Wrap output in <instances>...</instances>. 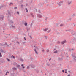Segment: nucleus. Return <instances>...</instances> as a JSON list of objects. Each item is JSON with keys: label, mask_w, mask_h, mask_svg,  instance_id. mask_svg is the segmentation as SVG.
<instances>
[{"label": "nucleus", "mask_w": 76, "mask_h": 76, "mask_svg": "<svg viewBox=\"0 0 76 76\" xmlns=\"http://www.w3.org/2000/svg\"><path fill=\"white\" fill-rule=\"evenodd\" d=\"M29 37H30V38H32V37H31V36H30Z\"/></svg>", "instance_id": "0e129e2a"}, {"label": "nucleus", "mask_w": 76, "mask_h": 76, "mask_svg": "<svg viewBox=\"0 0 76 76\" xmlns=\"http://www.w3.org/2000/svg\"><path fill=\"white\" fill-rule=\"evenodd\" d=\"M36 49H34V51H35V52L36 53V54H38V53L37 51V50H37V49H38V48L36 47Z\"/></svg>", "instance_id": "7ed1b4c3"}, {"label": "nucleus", "mask_w": 76, "mask_h": 76, "mask_svg": "<svg viewBox=\"0 0 76 76\" xmlns=\"http://www.w3.org/2000/svg\"><path fill=\"white\" fill-rule=\"evenodd\" d=\"M71 34L72 35H75V34H76L75 33H75V32L73 30L72 31V32L71 31Z\"/></svg>", "instance_id": "39448f33"}, {"label": "nucleus", "mask_w": 76, "mask_h": 76, "mask_svg": "<svg viewBox=\"0 0 76 76\" xmlns=\"http://www.w3.org/2000/svg\"><path fill=\"white\" fill-rule=\"evenodd\" d=\"M50 60H51V58H50L49 59V61H50Z\"/></svg>", "instance_id": "e2e57ef3"}, {"label": "nucleus", "mask_w": 76, "mask_h": 76, "mask_svg": "<svg viewBox=\"0 0 76 76\" xmlns=\"http://www.w3.org/2000/svg\"><path fill=\"white\" fill-rule=\"evenodd\" d=\"M17 67H18V68H19V67H20V65H18L17 66Z\"/></svg>", "instance_id": "2f4dec72"}, {"label": "nucleus", "mask_w": 76, "mask_h": 76, "mask_svg": "<svg viewBox=\"0 0 76 76\" xmlns=\"http://www.w3.org/2000/svg\"><path fill=\"white\" fill-rule=\"evenodd\" d=\"M30 15L33 18H34V15H33V14L31 12L30 13Z\"/></svg>", "instance_id": "9b49d317"}, {"label": "nucleus", "mask_w": 76, "mask_h": 76, "mask_svg": "<svg viewBox=\"0 0 76 76\" xmlns=\"http://www.w3.org/2000/svg\"><path fill=\"white\" fill-rule=\"evenodd\" d=\"M24 39L25 41H26V38L25 37H24Z\"/></svg>", "instance_id": "6e6d98bb"}, {"label": "nucleus", "mask_w": 76, "mask_h": 76, "mask_svg": "<svg viewBox=\"0 0 76 76\" xmlns=\"http://www.w3.org/2000/svg\"><path fill=\"white\" fill-rule=\"evenodd\" d=\"M24 25L26 26H27V23L25 22V23H24Z\"/></svg>", "instance_id": "aec40b11"}, {"label": "nucleus", "mask_w": 76, "mask_h": 76, "mask_svg": "<svg viewBox=\"0 0 76 76\" xmlns=\"http://www.w3.org/2000/svg\"><path fill=\"white\" fill-rule=\"evenodd\" d=\"M0 57H2V55H1V53L0 52Z\"/></svg>", "instance_id": "393cba45"}, {"label": "nucleus", "mask_w": 76, "mask_h": 76, "mask_svg": "<svg viewBox=\"0 0 76 76\" xmlns=\"http://www.w3.org/2000/svg\"><path fill=\"white\" fill-rule=\"evenodd\" d=\"M59 61H61V60H63V58H59Z\"/></svg>", "instance_id": "2eb2a0df"}, {"label": "nucleus", "mask_w": 76, "mask_h": 76, "mask_svg": "<svg viewBox=\"0 0 76 76\" xmlns=\"http://www.w3.org/2000/svg\"><path fill=\"white\" fill-rule=\"evenodd\" d=\"M48 29V28H44L43 30L45 32L46 31H47Z\"/></svg>", "instance_id": "0eeeda50"}, {"label": "nucleus", "mask_w": 76, "mask_h": 76, "mask_svg": "<svg viewBox=\"0 0 76 76\" xmlns=\"http://www.w3.org/2000/svg\"><path fill=\"white\" fill-rule=\"evenodd\" d=\"M25 43H26V42H23V44L24 45H25Z\"/></svg>", "instance_id": "473e14b6"}, {"label": "nucleus", "mask_w": 76, "mask_h": 76, "mask_svg": "<svg viewBox=\"0 0 76 76\" xmlns=\"http://www.w3.org/2000/svg\"><path fill=\"white\" fill-rule=\"evenodd\" d=\"M26 12H28V10H26Z\"/></svg>", "instance_id": "680f3d73"}, {"label": "nucleus", "mask_w": 76, "mask_h": 76, "mask_svg": "<svg viewBox=\"0 0 76 76\" xmlns=\"http://www.w3.org/2000/svg\"><path fill=\"white\" fill-rule=\"evenodd\" d=\"M75 16V14H73L72 15V16H73V17H74V16Z\"/></svg>", "instance_id": "de8ad7c7"}, {"label": "nucleus", "mask_w": 76, "mask_h": 76, "mask_svg": "<svg viewBox=\"0 0 76 76\" xmlns=\"http://www.w3.org/2000/svg\"><path fill=\"white\" fill-rule=\"evenodd\" d=\"M70 76V74H68L67 75V76Z\"/></svg>", "instance_id": "774afa93"}, {"label": "nucleus", "mask_w": 76, "mask_h": 76, "mask_svg": "<svg viewBox=\"0 0 76 76\" xmlns=\"http://www.w3.org/2000/svg\"><path fill=\"white\" fill-rule=\"evenodd\" d=\"M65 73H67V71H65Z\"/></svg>", "instance_id": "bf43d9fd"}, {"label": "nucleus", "mask_w": 76, "mask_h": 76, "mask_svg": "<svg viewBox=\"0 0 76 76\" xmlns=\"http://www.w3.org/2000/svg\"><path fill=\"white\" fill-rule=\"evenodd\" d=\"M74 61H76V59L74 58Z\"/></svg>", "instance_id": "37998d69"}, {"label": "nucleus", "mask_w": 76, "mask_h": 76, "mask_svg": "<svg viewBox=\"0 0 76 76\" xmlns=\"http://www.w3.org/2000/svg\"><path fill=\"white\" fill-rule=\"evenodd\" d=\"M7 46L6 47H9V45H7Z\"/></svg>", "instance_id": "052dcab7"}, {"label": "nucleus", "mask_w": 76, "mask_h": 76, "mask_svg": "<svg viewBox=\"0 0 76 76\" xmlns=\"http://www.w3.org/2000/svg\"><path fill=\"white\" fill-rule=\"evenodd\" d=\"M36 72H37V73H39V70H36Z\"/></svg>", "instance_id": "ea45409f"}, {"label": "nucleus", "mask_w": 76, "mask_h": 76, "mask_svg": "<svg viewBox=\"0 0 76 76\" xmlns=\"http://www.w3.org/2000/svg\"><path fill=\"white\" fill-rule=\"evenodd\" d=\"M3 19H4V16L2 15H0V20L2 21L3 20Z\"/></svg>", "instance_id": "f257e3e1"}, {"label": "nucleus", "mask_w": 76, "mask_h": 76, "mask_svg": "<svg viewBox=\"0 0 76 76\" xmlns=\"http://www.w3.org/2000/svg\"><path fill=\"white\" fill-rule=\"evenodd\" d=\"M11 75H12V76H15V75H14V73H11Z\"/></svg>", "instance_id": "72a5a7b5"}, {"label": "nucleus", "mask_w": 76, "mask_h": 76, "mask_svg": "<svg viewBox=\"0 0 76 76\" xmlns=\"http://www.w3.org/2000/svg\"><path fill=\"white\" fill-rule=\"evenodd\" d=\"M7 73H9V71H7Z\"/></svg>", "instance_id": "69168bd1"}, {"label": "nucleus", "mask_w": 76, "mask_h": 76, "mask_svg": "<svg viewBox=\"0 0 76 76\" xmlns=\"http://www.w3.org/2000/svg\"><path fill=\"white\" fill-rule=\"evenodd\" d=\"M57 4H58L59 6H61V4H60L59 3H57Z\"/></svg>", "instance_id": "f704fd0d"}, {"label": "nucleus", "mask_w": 76, "mask_h": 76, "mask_svg": "<svg viewBox=\"0 0 76 76\" xmlns=\"http://www.w3.org/2000/svg\"><path fill=\"white\" fill-rule=\"evenodd\" d=\"M49 50H48H48H47V52H48H48H49Z\"/></svg>", "instance_id": "8fccbe9b"}, {"label": "nucleus", "mask_w": 76, "mask_h": 76, "mask_svg": "<svg viewBox=\"0 0 76 76\" xmlns=\"http://www.w3.org/2000/svg\"><path fill=\"white\" fill-rule=\"evenodd\" d=\"M63 26V24H61L60 25V26L61 27V26Z\"/></svg>", "instance_id": "58836bf2"}, {"label": "nucleus", "mask_w": 76, "mask_h": 76, "mask_svg": "<svg viewBox=\"0 0 76 76\" xmlns=\"http://www.w3.org/2000/svg\"><path fill=\"white\" fill-rule=\"evenodd\" d=\"M17 9V7H14V9Z\"/></svg>", "instance_id": "603ef678"}, {"label": "nucleus", "mask_w": 76, "mask_h": 76, "mask_svg": "<svg viewBox=\"0 0 76 76\" xmlns=\"http://www.w3.org/2000/svg\"><path fill=\"white\" fill-rule=\"evenodd\" d=\"M8 21H10V23H13V22L12 20H10L9 19L8 20Z\"/></svg>", "instance_id": "6e6552de"}, {"label": "nucleus", "mask_w": 76, "mask_h": 76, "mask_svg": "<svg viewBox=\"0 0 76 76\" xmlns=\"http://www.w3.org/2000/svg\"><path fill=\"white\" fill-rule=\"evenodd\" d=\"M1 52L2 53H4V51H3V50H2V49H1Z\"/></svg>", "instance_id": "a211bd4d"}, {"label": "nucleus", "mask_w": 76, "mask_h": 76, "mask_svg": "<svg viewBox=\"0 0 76 76\" xmlns=\"http://www.w3.org/2000/svg\"><path fill=\"white\" fill-rule=\"evenodd\" d=\"M47 66H50V64H47Z\"/></svg>", "instance_id": "13d9d810"}, {"label": "nucleus", "mask_w": 76, "mask_h": 76, "mask_svg": "<svg viewBox=\"0 0 76 76\" xmlns=\"http://www.w3.org/2000/svg\"><path fill=\"white\" fill-rule=\"evenodd\" d=\"M13 3L11 2L10 3V6H11V5H13Z\"/></svg>", "instance_id": "4be33fe9"}, {"label": "nucleus", "mask_w": 76, "mask_h": 76, "mask_svg": "<svg viewBox=\"0 0 76 76\" xmlns=\"http://www.w3.org/2000/svg\"><path fill=\"white\" fill-rule=\"evenodd\" d=\"M37 17H38V18H42V15H41V14H37Z\"/></svg>", "instance_id": "f03ea898"}, {"label": "nucleus", "mask_w": 76, "mask_h": 76, "mask_svg": "<svg viewBox=\"0 0 76 76\" xmlns=\"http://www.w3.org/2000/svg\"><path fill=\"white\" fill-rule=\"evenodd\" d=\"M46 19L45 20H47V19H48V18H47V17H46Z\"/></svg>", "instance_id": "c03bdc74"}, {"label": "nucleus", "mask_w": 76, "mask_h": 76, "mask_svg": "<svg viewBox=\"0 0 76 76\" xmlns=\"http://www.w3.org/2000/svg\"><path fill=\"white\" fill-rule=\"evenodd\" d=\"M66 40H65L64 41H63L61 42V44H64V43H66Z\"/></svg>", "instance_id": "423d86ee"}, {"label": "nucleus", "mask_w": 76, "mask_h": 76, "mask_svg": "<svg viewBox=\"0 0 76 76\" xmlns=\"http://www.w3.org/2000/svg\"><path fill=\"white\" fill-rule=\"evenodd\" d=\"M11 57H12L13 58H15V56H13V55H12L11 56Z\"/></svg>", "instance_id": "5701e85b"}, {"label": "nucleus", "mask_w": 76, "mask_h": 76, "mask_svg": "<svg viewBox=\"0 0 76 76\" xmlns=\"http://www.w3.org/2000/svg\"><path fill=\"white\" fill-rule=\"evenodd\" d=\"M24 65L23 64H22L21 65V66L22 67L23 69H24L25 68V66H24Z\"/></svg>", "instance_id": "f8f14e48"}, {"label": "nucleus", "mask_w": 76, "mask_h": 76, "mask_svg": "<svg viewBox=\"0 0 76 76\" xmlns=\"http://www.w3.org/2000/svg\"><path fill=\"white\" fill-rule=\"evenodd\" d=\"M0 61L1 63H4V62H5L4 59L3 58H1V59Z\"/></svg>", "instance_id": "20e7f679"}, {"label": "nucleus", "mask_w": 76, "mask_h": 76, "mask_svg": "<svg viewBox=\"0 0 76 76\" xmlns=\"http://www.w3.org/2000/svg\"><path fill=\"white\" fill-rule=\"evenodd\" d=\"M31 67H32V68H34L35 67V66L34 65H31Z\"/></svg>", "instance_id": "ddd939ff"}, {"label": "nucleus", "mask_w": 76, "mask_h": 76, "mask_svg": "<svg viewBox=\"0 0 76 76\" xmlns=\"http://www.w3.org/2000/svg\"><path fill=\"white\" fill-rule=\"evenodd\" d=\"M25 9H26V10H28V9H27V8H26Z\"/></svg>", "instance_id": "338daca9"}, {"label": "nucleus", "mask_w": 76, "mask_h": 76, "mask_svg": "<svg viewBox=\"0 0 76 76\" xmlns=\"http://www.w3.org/2000/svg\"><path fill=\"white\" fill-rule=\"evenodd\" d=\"M57 43H58V44H60V41H58L57 42Z\"/></svg>", "instance_id": "3c124183"}, {"label": "nucleus", "mask_w": 76, "mask_h": 76, "mask_svg": "<svg viewBox=\"0 0 76 76\" xmlns=\"http://www.w3.org/2000/svg\"><path fill=\"white\" fill-rule=\"evenodd\" d=\"M32 23H31L30 24V27H32Z\"/></svg>", "instance_id": "a18cd8bd"}, {"label": "nucleus", "mask_w": 76, "mask_h": 76, "mask_svg": "<svg viewBox=\"0 0 76 76\" xmlns=\"http://www.w3.org/2000/svg\"><path fill=\"white\" fill-rule=\"evenodd\" d=\"M7 61H10V59H9L7 58Z\"/></svg>", "instance_id": "c9c22d12"}, {"label": "nucleus", "mask_w": 76, "mask_h": 76, "mask_svg": "<svg viewBox=\"0 0 76 76\" xmlns=\"http://www.w3.org/2000/svg\"><path fill=\"white\" fill-rule=\"evenodd\" d=\"M12 28H15V26H13V25H11V26L10 27V28H12Z\"/></svg>", "instance_id": "4468645a"}, {"label": "nucleus", "mask_w": 76, "mask_h": 76, "mask_svg": "<svg viewBox=\"0 0 76 76\" xmlns=\"http://www.w3.org/2000/svg\"><path fill=\"white\" fill-rule=\"evenodd\" d=\"M57 52H58L57 50H56V51H55L53 53H57Z\"/></svg>", "instance_id": "7c9ffc66"}, {"label": "nucleus", "mask_w": 76, "mask_h": 76, "mask_svg": "<svg viewBox=\"0 0 76 76\" xmlns=\"http://www.w3.org/2000/svg\"><path fill=\"white\" fill-rule=\"evenodd\" d=\"M22 70H23V71L24 72H25V69H22Z\"/></svg>", "instance_id": "a19ab883"}, {"label": "nucleus", "mask_w": 76, "mask_h": 76, "mask_svg": "<svg viewBox=\"0 0 76 76\" xmlns=\"http://www.w3.org/2000/svg\"><path fill=\"white\" fill-rule=\"evenodd\" d=\"M72 20V18H70L68 20V21H70Z\"/></svg>", "instance_id": "a878e982"}, {"label": "nucleus", "mask_w": 76, "mask_h": 76, "mask_svg": "<svg viewBox=\"0 0 76 76\" xmlns=\"http://www.w3.org/2000/svg\"><path fill=\"white\" fill-rule=\"evenodd\" d=\"M72 57H73L74 59V58H76V56H73V55H72Z\"/></svg>", "instance_id": "cd10ccee"}, {"label": "nucleus", "mask_w": 76, "mask_h": 76, "mask_svg": "<svg viewBox=\"0 0 76 76\" xmlns=\"http://www.w3.org/2000/svg\"><path fill=\"white\" fill-rule=\"evenodd\" d=\"M17 13L18 15H19V12L18 11H17Z\"/></svg>", "instance_id": "79ce46f5"}, {"label": "nucleus", "mask_w": 76, "mask_h": 76, "mask_svg": "<svg viewBox=\"0 0 76 76\" xmlns=\"http://www.w3.org/2000/svg\"><path fill=\"white\" fill-rule=\"evenodd\" d=\"M73 41L74 42H75V41H76V38H74L73 39Z\"/></svg>", "instance_id": "6ab92c4d"}, {"label": "nucleus", "mask_w": 76, "mask_h": 76, "mask_svg": "<svg viewBox=\"0 0 76 76\" xmlns=\"http://www.w3.org/2000/svg\"><path fill=\"white\" fill-rule=\"evenodd\" d=\"M50 32H51V30H49L48 31V33Z\"/></svg>", "instance_id": "e433bc0d"}, {"label": "nucleus", "mask_w": 76, "mask_h": 76, "mask_svg": "<svg viewBox=\"0 0 76 76\" xmlns=\"http://www.w3.org/2000/svg\"><path fill=\"white\" fill-rule=\"evenodd\" d=\"M29 66H28L27 67V69H29Z\"/></svg>", "instance_id": "49530a36"}, {"label": "nucleus", "mask_w": 76, "mask_h": 76, "mask_svg": "<svg viewBox=\"0 0 76 76\" xmlns=\"http://www.w3.org/2000/svg\"><path fill=\"white\" fill-rule=\"evenodd\" d=\"M7 43L6 42L5 44H2V46H4V45L5 46L6 45H7Z\"/></svg>", "instance_id": "dca6fc26"}, {"label": "nucleus", "mask_w": 76, "mask_h": 76, "mask_svg": "<svg viewBox=\"0 0 76 76\" xmlns=\"http://www.w3.org/2000/svg\"><path fill=\"white\" fill-rule=\"evenodd\" d=\"M16 43H18V44H19V42L18 41L16 42Z\"/></svg>", "instance_id": "5fc2aeb1"}, {"label": "nucleus", "mask_w": 76, "mask_h": 76, "mask_svg": "<svg viewBox=\"0 0 76 76\" xmlns=\"http://www.w3.org/2000/svg\"><path fill=\"white\" fill-rule=\"evenodd\" d=\"M0 46H1H1H3V44L2 43H0Z\"/></svg>", "instance_id": "c756f323"}, {"label": "nucleus", "mask_w": 76, "mask_h": 76, "mask_svg": "<svg viewBox=\"0 0 76 76\" xmlns=\"http://www.w3.org/2000/svg\"><path fill=\"white\" fill-rule=\"evenodd\" d=\"M45 38V39H47V36H44Z\"/></svg>", "instance_id": "09e8293b"}, {"label": "nucleus", "mask_w": 76, "mask_h": 76, "mask_svg": "<svg viewBox=\"0 0 76 76\" xmlns=\"http://www.w3.org/2000/svg\"><path fill=\"white\" fill-rule=\"evenodd\" d=\"M38 12L39 13H41V10H38Z\"/></svg>", "instance_id": "f3484780"}, {"label": "nucleus", "mask_w": 76, "mask_h": 76, "mask_svg": "<svg viewBox=\"0 0 76 76\" xmlns=\"http://www.w3.org/2000/svg\"><path fill=\"white\" fill-rule=\"evenodd\" d=\"M62 72H63V73H64V70H62Z\"/></svg>", "instance_id": "864d4df0"}, {"label": "nucleus", "mask_w": 76, "mask_h": 76, "mask_svg": "<svg viewBox=\"0 0 76 76\" xmlns=\"http://www.w3.org/2000/svg\"><path fill=\"white\" fill-rule=\"evenodd\" d=\"M20 60L21 61H23V60L22 59V58H21V59H20Z\"/></svg>", "instance_id": "c85d7f7f"}, {"label": "nucleus", "mask_w": 76, "mask_h": 76, "mask_svg": "<svg viewBox=\"0 0 76 76\" xmlns=\"http://www.w3.org/2000/svg\"><path fill=\"white\" fill-rule=\"evenodd\" d=\"M72 3V1H69L68 2V5H70V4H71V3Z\"/></svg>", "instance_id": "9d476101"}, {"label": "nucleus", "mask_w": 76, "mask_h": 76, "mask_svg": "<svg viewBox=\"0 0 76 76\" xmlns=\"http://www.w3.org/2000/svg\"><path fill=\"white\" fill-rule=\"evenodd\" d=\"M7 12H8V14L9 15H10V11L9 10L7 11Z\"/></svg>", "instance_id": "412c9836"}, {"label": "nucleus", "mask_w": 76, "mask_h": 76, "mask_svg": "<svg viewBox=\"0 0 76 76\" xmlns=\"http://www.w3.org/2000/svg\"><path fill=\"white\" fill-rule=\"evenodd\" d=\"M66 31H69V32H71L72 31V30L71 29H69V30H65Z\"/></svg>", "instance_id": "1a4fd4ad"}, {"label": "nucleus", "mask_w": 76, "mask_h": 76, "mask_svg": "<svg viewBox=\"0 0 76 76\" xmlns=\"http://www.w3.org/2000/svg\"><path fill=\"white\" fill-rule=\"evenodd\" d=\"M1 8H3V7H4V6H3V5H1Z\"/></svg>", "instance_id": "4c0bfd02"}, {"label": "nucleus", "mask_w": 76, "mask_h": 76, "mask_svg": "<svg viewBox=\"0 0 76 76\" xmlns=\"http://www.w3.org/2000/svg\"><path fill=\"white\" fill-rule=\"evenodd\" d=\"M63 3V1H62L59 2V4H61V3Z\"/></svg>", "instance_id": "b1692460"}, {"label": "nucleus", "mask_w": 76, "mask_h": 76, "mask_svg": "<svg viewBox=\"0 0 76 76\" xmlns=\"http://www.w3.org/2000/svg\"><path fill=\"white\" fill-rule=\"evenodd\" d=\"M23 5H21V7H23Z\"/></svg>", "instance_id": "4d7b16f0"}, {"label": "nucleus", "mask_w": 76, "mask_h": 76, "mask_svg": "<svg viewBox=\"0 0 76 76\" xmlns=\"http://www.w3.org/2000/svg\"><path fill=\"white\" fill-rule=\"evenodd\" d=\"M12 69H13V70H16V68H13Z\"/></svg>", "instance_id": "bb28decb"}]
</instances>
